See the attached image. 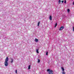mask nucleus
<instances>
[{"instance_id":"obj_5","label":"nucleus","mask_w":74,"mask_h":74,"mask_svg":"<svg viewBox=\"0 0 74 74\" xmlns=\"http://www.w3.org/2000/svg\"><path fill=\"white\" fill-rule=\"evenodd\" d=\"M11 61L10 62L11 63H12V62H13L14 60L12 59V58H11Z\"/></svg>"},{"instance_id":"obj_21","label":"nucleus","mask_w":74,"mask_h":74,"mask_svg":"<svg viewBox=\"0 0 74 74\" xmlns=\"http://www.w3.org/2000/svg\"><path fill=\"white\" fill-rule=\"evenodd\" d=\"M56 27V25H55V27Z\"/></svg>"},{"instance_id":"obj_11","label":"nucleus","mask_w":74,"mask_h":74,"mask_svg":"<svg viewBox=\"0 0 74 74\" xmlns=\"http://www.w3.org/2000/svg\"><path fill=\"white\" fill-rule=\"evenodd\" d=\"M67 11L68 12H70V9H68Z\"/></svg>"},{"instance_id":"obj_22","label":"nucleus","mask_w":74,"mask_h":74,"mask_svg":"<svg viewBox=\"0 0 74 74\" xmlns=\"http://www.w3.org/2000/svg\"><path fill=\"white\" fill-rule=\"evenodd\" d=\"M63 18H64V16H63Z\"/></svg>"},{"instance_id":"obj_8","label":"nucleus","mask_w":74,"mask_h":74,"mask_svg":"<svg viewBox=\"0 0 74 74\" xmlns=\"http://www.w3.org/2000/svg\"><path fill=\"white\" fill-rule=\"evenodd\" d=\"M61 69H62V70L63 71H64V69L62 67Z\"/></svg>"},{"instance_id":"obj_1","label":"nucleus","mask_w":74,"mask_h":74,"mask_svg":"<svg viewBox=\"0 0 74 74\" xmlns=\"http://www.w3.org/2000/svg\"><path fill=\"white\" fill-rule=\"evenodd\" d=\"M8 58L7 57L5 60V66H8Z\"/></svg>"},{"instance_id":"obj_14","label":"nucleus","mask_w":74,"mask_h":74,"mask_svg":"<svg viewBox=\"0 0 74 74\" xmlns=\"http://www.w3.org/2000/svg\"><path fill=\"white\" fill-rule=\"evenodd\" d=\"M64 3H65V4H66V0H65L64 1Z\"/></svg>"},{"instance_id":"obj_3","label":"nucleus","mask_w":74,"mask_h":74,"mask_svg":"<svg viewBox=\"0 0 74 74\" xmlns=\"http://www.w3.org/2000/svg\"><path fill=\"white\" fill-rule=\"evenodd\" d=\"M49 19L50 21H51L52 20V16H49Z\"/></svg>"},{"instance_id":"obj_10","label":"nucleus","mask_w":74,"mask_h":74,"mask_svg":"<svg viewBox=\"0 0 74 74\" xmlns=\"http://www.w3.org/2000/svg\"><path fill=\"white\" fill-rule=\"evenodd\" d=\"M60 2H61V1H60V0H59L58 2L59 4H60Z\"/></svg>"},{"instance_id":"obj_19","label":"nucleus","mask_w":74,"mask_h":74,"mask_svg":"<svg viewBox=\"0 0 74 74\" xmlns=\"http://www.w3.org/2000/svg\"><path fill=\"white\" fill-rule=\"evenodd\" d=\"M57 25H58V24H57V23H56L55 25L56 26Z\"/></svg>"},{"instance_id":"obj_9","label":"nucleus","mask_w":74,"mask_h":74,"mask_svg":"<svg viewBox=\"0 0 74 74\" xmlns=\"http://www.w3.org/2000/svg\"><path fill=\"white\" fill-rule=\"evenodd\" d=\"M38 63H40V59H38Z\"/></svg>"},{"instance_id":"obj_16","label":"nucleus","mask_w":74,"mask_h":74,"mask_svg":"<svg viewBox=\"0 0 74 74\" xmlns=\"http://www.w3.org/2000/svg\"><path fill=\"white\" fill-rule=\"evenodd\" d=\"M61 2H62V3H63L64 2V1H61Z\"/></svg>"},{"instance_id":"obj_17","label":"nucleus","mask_w":74,"mask_h":74,"mask_svg":"<svg viewBox=\"0 0 74 74\" xmlns=\"http://www.w3.org/2000/svg\"><path fill=\"white\" fill-rule=\"evenodd\" d=\"M16 73L17 74V70H16L15 71Z\"/></svg>"},{"instance_id":"obj_4","label":"nucleus","mask_w":74,"mask_h":74,"mask_svg":"<svg viewBox=\"0 0 74 74\" xmlns=\"http://www.w3.org/2000/svg\"><path fill=\"white\" fill-rule=\"evenodd\" d=\"M35 41H36V42H38V39L36 38L35 39Z\"/></svg>"},{"instance_id":"obj_15","label":"nucleus","mask_w":74,"mask_h":74,"mask_svg":"<svg viewBox=\"0 0 74 74\" xmlns=\"http://www.w3.org/2000/svg\"><path fill=\"white\" fill-rule=\"evenodd\" d=\"M62 74H65V72H62Z\"/></svg>"},{"instance_id":"obj_7","label":"nucleus","mask_w":74,"mask_h":74,"mask_svg":"<svg viewBox=\"0 0 74 74\" xmlns=\"http://www.w3.org/2000/svg\"><path fill=\"white\" fill-rule=\"evenodd\" d=\"M31 66V65H29V66H28V68L29 70H30V69Z\"/></svg>"},{"instance_id":"obj_2","label":"nucleus","mask_w":74,"mask_h":74,"mask_svg":"<svg viewBox=\"0 0 74 74\" xmlns=\"http://www.w3.org/2000/svg\"><path fill=\"white\" fill-rule=\"evenodd\" d=\"M63 29H64V26H62L60 27L59 30H62Z\"/></svg>"},{"instance_id":"obj_20","label":"nucleus","mask_w":74,"mask_h":74,"mask_svg":"<svg viewBox=\"0 0 74 74\" xmlns=\"http://www.w3.org/2000/svg\"><path fill=\"white\" fill-rule=\"evenodd\" d=\"M73 5H74V1H73Z\"/></svg>"},{"instance_id":"obj_23","label":"nucleus","mask_w":74,"mask_h":74,"mask_svg":"<svg viewBox=\"0 0 74 74\" xmlns=\"http://www.w3.org/2000/svg\"><path fill=\"white\" fill-rule=\"evenodd\" d=\"M72 1H73V0H71Z\"/></svg>"},{"instance_id":"obj_13","label":"nucleus","mask_w":74,"mask_h":74,"mask_svg":"<svg viewBox=\"0 0 74 74\" xmlns=\"http://www.w3.org/2000/svg\"><path fill=\"white\" fill-rule=\"evenodd\" d=\"M40 21H39L38 23V26H39V25H40Z\"/></svg>"},{"instance_id":"obj_18","label":"nucleus","mask_w":74,"mask_h":74,"mask_svg":"<svg viewBox=\"0 0 74 74\" xmlns=\"http://www.w3.org/2000/svg\"><path fill=\"white\" fill-rule=\"evenodd\" d=\"M73 31L74 32V27H73Z\"/></svg>"},{"instance_id":"obj_6","label":"nucleus","mask_w":74,"mask_h":74,"mask_svg":"<svg viewBox=\"0 0 74 74\" xmlns=\"http://www.w3.org/2000/svg\"><path fill=\"white\" fill-rule=\"evenodd\" d=\"M38 49H37L36 50V52L37 53H39V52H38Z\"/></svg>"},{"instance_id":"obj_12","label":"nucleus","mask_w":74,"mask_h":74,"mask_svg":"<svg viewBox=\"0 0 74 74\" xmlns=\"http://www.w3.org/2000/svg\"><path fill=\"white\" fill-rule=\"evenodd\" d=\"M48 51H46V55H48Z\"/></svg>"}]
</instances>
